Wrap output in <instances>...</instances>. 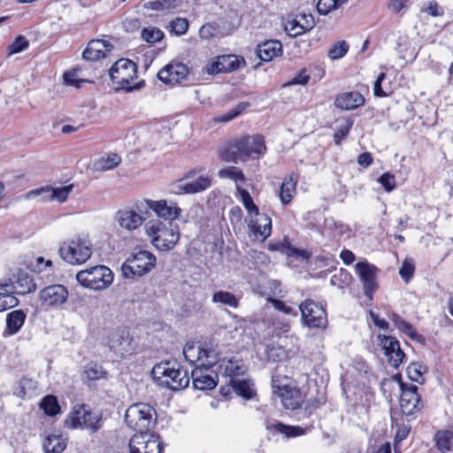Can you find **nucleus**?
Instances as JSON below:
<instances>
[{"instance_id": "1", "label": "nucleus", "mask_w": 453, "mask_h": 453, "mask_svg": "<svg viewBox=\"0 0 453 453\" xmlns=\"http://www.w3.org/2000/svg\"><path fill=\"white\" fill-rule=\"evenodd\" d=\"M265 150L262 135H247L226 143L219 150V156L222 161L236 164L250 158H257Z\"/></svg>"}, {"instance_id": "2", "label": "nucleus", "mask_w": 453, "mask_h": 453, "mask_svg": "<svg viewBox=\"0 0 453 453\" xmlns=\"http://www.w3.org/2000/svg\"><path fill=\"white\" fill-rule=\"evenodd\" d=\"M145 234L150 243L160 251H170L180 241V234L177 224L163 222L153 219L144 224Z\"/></svg>"}, {"instance_id": "3", "label": "nucleus", "mask_w": 453, "mask_h": 453, "mask_svg": "<svg viewBox=\"0 0 453 453\" xmlns=\"http://www.w3.org/2000/svg\"><path fill=\"white\" fill-rule=\"evenodd\" d=\"M198 365L193 369L191 377L193 386L199 390H210L218 384V375L211 368L218 363L219 357L213 349H202L197 357Z\"/></svg>"}, {"instance_id": "4", "label": "nucleus", "mask_w": 453, "mask_h": 453, "mask_svg": "<svg viewBox=\"0 0 453 453\" xmlns=\"http://www.w3.org/2000/svg\"><path fill=\"white\" fill-rule=\"evenodd\" d=\"M109 76L112 83L117 86L116 90L132 92L142 88L145 84L144 81L133 83L137 79V65L127 58L116 61L109 70Z\"/></svg>"}, {"instance_id": "5", "label": "nucleus", "mask_w": 453, "mask_h": 453, "mask_svg": "<svg viewBox=\"0 0 453 453\" xmlns=\"http://www.w3.org/2000/svg\"><path fill=\"white\" fill-rule=\"evenodd\" d=\"M152 375L159 385L174 391L185 388L189 384L188 372L181 370L177 362L167 361L156 365Z\"/></svg>"}, {"instance_id": "6", "label": "nucleus", "mask_w": 453, "mask_h": 453, "mask_svg": "<svg viewBox=\"0 0 453 453\" xmlns=\"http://www.w3.org/2000/svg\"><path fill=\"white\" fill-rule=\"evenodd\" d=\"M157 414L155 409L150 404L137 403L127 408L125 414L127 425L139 432H149L155 425Z\"/></svg>"}, {"instance_id": "7", "label": "nucleus", "mask_w": 453, "mask_h": 453, "mask_svg": "<svg viewBox=\"0 0 453 453\" xmlns=\"http://www.w3.org/2000/svg\"><path fill=\"white\" fill-rule=\"evenodd\" d=\"M203 171L202 167H196L188 171L183 178L173 185L172 191L176 195H193L203 192L212 185L213 178L210 174L199 175Z\"/></svg>"}, {"instance_id": "8", "label": "nucleus", "mask_w": 453, "mask_h": 453, "mask_svg": "<svg viewBox=\"0 0 453 453\" xmlns=\"http://www.w3.org/2000/svg\"><path fill=\"white\" fill-rule=\"evenodd\" d=\"M113 279V273L105 265H96L76 274L79 284L93 290L106 289L112 284Z\"/></svg>"}, {"instance_id": "9", "label": "nucleus", "mask_w": 453, "mask_h": 453, "mask_svg": "<svg viewBox=\"0 0 453 453\" xmlns=\"http://www.w3.org/2000/svg\"><path fill=\"white\" fill-rule=\"evenodd\" d=\"M58 254L68 264L81 265L91 257L92 245L88 240L77 236L63 242L59 246Z\"/></svg>"}, {"instance_id": "10", "label": "nucleus", "mask_w": 453, "mask_h": 453, "mask_svg": "<svg viewBox=\"0 0 453 453\" xmlns=\"http://www.w3.org/2000/svg\"><path fill=\"white\" fill-rule=\"evenodd\" d=\"M71 428L88 429L96 433L103 426L102 414L93 412L88 405H76L71 411L66 421Z\"/></svg>"}, {"instance_id": "11", "label": "nucleus", "mask_w": 453, "mask_h": 453, "mask_svg": "<svg viewBox=\"0 0 453 453\" xmlns=\"http://www.w3.org/2000/svg\"><path fill=\"white\" fill-rule=\"evenodd\" d=\"M299 310L303 326L311 329H325L327 326V314L322 303L306 299L300 303Z\"/></svg>"}, {"instance_id": "12", "label": "nucleus", "mask_w": 453, "mask_h": 453, "mask_svg": "<svg viewBox=\"0 0 453 453\" xmlns=\"http://www.w3.org/2000/svg\"><path fill=\"white\" fill-rule=\"evenodd\" d=\"M156 265V257L148 250H139L128 257L122 265V275L126 279H134L148 273Z\"/></svg>"}, {"instance_id": "13", "label": "nucleus", "mask_w": 453, "mask_h": 453, "mask_svg": "<svg viewBox=\"0 0 453 453\" xmlns=\"http://www.w3.org/2000/svg\"><path fill=\"white\" fill-rule=\"evenodd\" d=\"M129 450L130 453H162L163 441L157 434L138 433L131 438Z\"/></svg>"}, {"instance_id": "14", "label": "nucleus", "mask_w": 453, "mask_h": 453, "mask_svg": "<svg viewBox=\"0 0 453 453\" xmlns=\"http://www.w3.org/2000/svg\"><path fill=\"white\" fill-rule=\"evenodd\" d=\"M245 65V60L242 57L235 55H222L214 58L206 64L203 69V73L215 75L221 73H231L239 70Z\"/></svg>"}, {"instance_id": "15", "label": "nucleus", "mask_w": 453, "mask_h": 453, "mask_svg": "<svg viewBox=\"0 0 453 453\" xmlns=\"http://www.w3.org/2000/svg\"><path fill=\"white\" fill-rule=\"evenodd\" d=\"M355 271L363 284L364 294L370 299H372V295L378 288L376 281L378 268L368 261L364 260L356 264Z\"/></svg>"}, {"instance_id": "16", "label": "nucleus", "mask_w": 453, "mask_h": 453, "mask_svg": "<svg viewBox=\"0 0 453 453\" xmlns=\"http://www.w3.org/2000/svg\"><path fill=\"white\" fill-rule=\"evenodd\" d=\"M400 408L403 415H414L422 408L420 395L416 385L401 382Z\"/></svg>"}, {"instance_id": "17", "label": "nucleus", "mask_w": 453, "mask_h": 453, "mask_svg": "<svg viewBox=\"0 0 453 453\" xmlns=\"http://www.w3.org/2000/svg\"><path fill=\"white\" fill-rule=\"evenodd\" d=\"M68 296V290L64 285L53 284L43 288L39 292V300L44 307L56 308L64 304Z\"/></svg>"}, {"instance_id": "18", "label": "nucleus", "mask_w": 453, "mask_h": 453, "mask_svg": "<svg viewBox=\"0 0 453 453\" xmlns=\"http://www.w3.org/2000/svg\"><path fill=\"white\" fill-rule=\"evenodd\" d=\"M114 219L119 226L127 233L139 229L145 221V218L141 212L129 207L119 210L115 213Z\"/></svg>"}, {"instance_id": "19", "label": "nucleus", "mask_w": 453, "mask_h": 453, "mask_svg": "<svg viewBox=\"0 0 453 453\" xmlns=\"http://www.w3.org/2000/svg\"><path fill=\"white\" fill-rule=\"evenodd\" d=\"M378 338L388 364L394 368H398L405 357L399 341L395 337L382 334H379Z\"/></svg>"}, {"instance_id": "20", "label": "nucleus", "mask_w": 453, "mask_h": 453, "mask_svg": "<svg viewBox=\"0 0 453 453\" xmlns=\"http://www.w3.org/2000/svg\"><path fill=\"white\" fill-rule=\"evenodd\" d=\"M145 203L150 210H152L158 218L164 219L168 222H173L178 219L182 210L175 202H168L166 200H145Z\"/></svg>"}, {"instance_id": "21", "label": "nucleus", "mask_w": 453, "mask_h": 453, "mask_svg": "<svg viewBox=\"0 0 453 453\" xmlns=\"http://www.w3.org/2000/svg\"><path fill=\"white\" fill-rule=\"evenodd\" d=\"M73 186L68 185L60 188H52L50 186H45L40 188L31 190L27 193V197L29 199L42 196V201H53L57 200L59 203L66 201L69 194L71 193Z\"/></svg>"}, {"instance_id": "22", "label": "nucleus", "mask_w": 453, "mask_h": 453, "mask_svg": "<svg viewBox=\"0 0 453 453\" xmlns=\"http://www.w3.org/2000/svg\"><path fill=\"white\" fill-rule=\"evenodd\" d=\"M278 380L276 376L272 377V386L274 393H278L281 398V402L286 409L296 410L301 406L302 397L301 392L297 388L288 386L280 388L277 385Z\"/></svg>"}, {"instance_id": "23", "label": "nucleus", "mask_w": 453, "mask_h": 453, "mask_svg": "<svg viewBox=\"0 0 453 453\" xmlns=\"http://www.w3.org/2000/svg\"><path fill=\"white\" fill-rule=\"evenodd\" d=\"M188 74V68L186 65L177 62L171 63L161 69L157 78L166 84H175L185 80Z\"/></svg>"}, {"instance_id": "24", "label": "nucleus", "mask_w": 453, "mask_h": 453, "mask_svg": "<svg viewBox=\"0 0 453 453\" xmlns=\"http://www.w3.org/2000/svg\"><path fill=\"white\" fill-rule=\"evenodd\" d=\"M7 283L9 284V288L13 296H24L35 291L36 288V285L32 276L23 270H19L17 273L14 274L13 279H10Z\"/></svg>"}, {"instance_id": "25", "label": "nucleus", "mask_w": 453, "mask_h": 453, "mask_svg": "<svg viewBox=\"0 0 453 453\" xmlns=\"http://www.w3.org/2000/svg\"><path fill=\"white\" fill-rule=\"evenodd\" d=\"M315 27V20L311 14H300L288 20L285 25V30L293 37L301 35Z\"/></svg>"}, {"instance_id": "26", "label": "nucleus", "mask_w": 453, "mask_h": 453, "mask_svg": "<svg viewBox=\"0 0 453 453\" xmlns=\"http://www.w3.org/2000/svg\"><path fill=\"white\" fill-rule=\"evenodd\" d=\"M257 219H251L248 223V228L256 238L266 239L272 233V219L266 214H259Z\"/></svg>"}, {"instance_id": "27", "label": "nucleus", "mask_w": 453, "mask_h": 453, "mask_svg": "<svg viewBox=\"0 0 453 453\" xmlns=\"http://www.w3.org/2000/svg\"><path fill=\"white\" fill-rule=\"evenodd\" d=\"M109 346L111 350L120 357L133 351L132 338L129 337L128 333L124 331L113 334L110 338Z\"/></svg>"}, {"instance_id": "28", "label": "nucleus", "mask_w": 453, "mask_h": 453, "mask_svg": "<svg viewBox=\"0 0 453 453\" xmlns=\"http://www.w3.org/2000/svg\"><path fill=\"white\" fill-rule=\"evenodd\" d=\"M334 104L342 110H354L365 104V97L357 91L344 92L337 96Z\"/></svg>"}, {"instance_id": "29", "label": "nucleus", "mask_w": 453, "mask_h": 453, "mask_svg": "<svg viewBox=\"0 0 453 453\" xmlns=\"http://www.w3.org/2000/svg\"><path fill=\"white\" fill-rule=\"evenodd\" d=\"M257 56L264 62H269L282 53V44L278 40H268L257 46Z\"/></svg>"}, {"instance_id": "30", "label": "nucleus", "mask_w": 453, "mask_h": 453, "mask_svg": "<svg viewBox=\"0 0 453 453\" xmlns=\"http://www.w3.org/2000/svg\"><path fill=\"white\" fill-rule=\"evenodd\" d=\"M27 314L22 310H15L6 315V327L4 335H13L17 334L23 326Z\"/></svg>"}, {"instance_id": "31", "label": "nucleus", "mask_w": 453, "mask_h": 453, "mask_svg": "<svg viewBox=\"0 0 453 453\" xmlns=\"http://www.w3.org/2000/svg\"><path fill=\"white\" fill-rule=\"evenodd\" d=\"M435 445L441 452L447 453L453 450V430L441 429L434 434Z\"/></svg>"}, {"instance_id": "32", "label": "nucleus", "mask_w": 453, "mask_h": 453, "mask_svg": "<svg viewBox=\"0 0 453 453\" xmlns=\"http://www.w3.org/2000/svg\"><path fill=\"white\" fill-rule=\"evenodd\" d=\"M211 302L233 309H237L240 305V298L226 290L215 291L211 296Z\"/></svg>"}, {"instance_id": "33", "label": "nucleus", "mask_w": 453, "mask_h": 453, "mask_svg": "<svg viewBox=\"0 0 453 453\" xmlns=\"http://www.w3.org/2000/svg\"><path fill=\"white\" fill-rule=\"evenodd\" d=\"M269 249L274 251H280L288 257H298L303 259H308L310 253L304 250H298L290 245L289 242H276L269 245Z\"/></svg>"}, {"instance_id": "34", "label": "nucleus", "mask_w": 453, "mask_h": 453, "mask_svg": "<svg viewBox=\"0 0 453 453\" xmlns=\"http://www.w3.org/2000/svg\"><path fill=\"white\" fill-rule=\"evenodd\" d=\"M391 319L398 330L408 335L411 340L417 342H421L423 340V336L417 333L412 325L398 314L393 313Z\"/></svg>"}, {"instance_id": "35", "label": "nucleus", "mask_w": 453, "mask_h": 453, "mask_svg": "<svg viewBox=\"0 0 453 453\" xmlns=\"http://www.w3.org/2000/svg\"><path fill=\"white\" fill-rule=\"evenodd\" d=\"M7 282H0V312L19 304L18 298L12 295Z\"/></svg>"}, {"instance_id": "36", "label": "nucleus", "mask_w": 453, "mask_h": 453, "mask_svg": "<svg viewBox=\"0 0 453 453\" xmlns=\"http://www.w3.org/2000/svg\"><path fill=\"white\" fill-rule=\"evenodd\" d=\"M296 190V180L294 178L293 174H290L288 177L285 178L281 186L280 192V199L283 204L289 203Z\"/></svg>"}, {"instance_id": "37", "label": "nucleus", "mask_w": 453, "mask_h": 453, "mask_svg": "<svg viewBox=\"0 0 453 453\" xmlns=\"http://www.w3.org/2000/svg\"><path fill=\"white\" fill-rule=\"evenodd\" d=\"M231 388L237 395L243 397L244 399L250 400L253 398L255 390L252 388V384L247 380L231 379Z\"/></svg>"}, {"instance_id": "38", "label": "nucleus", "mask_w": 453, "mask_h": 453, "mask_svg": "<svg viewBox=\"0 0 453 453\" xmlns=\"http://www.w3.org/2000/svg\"><path fill=\"white\" fill-rule=\"evenodd\" d=\"M65 448V440L61 435L49 434L43 442V449L46 453H61Z\"/></svg>"}, {"instance_id": "39", "label": "nucleus", "mask_w": 453, "mask_h": 453, "mask_svg": "<svg viewBox=\"0 0 453 453\" xmlns=\"http://www.w3.org/2000/svg\"><path fill=\"white\" fill-rule=\"evenodd\" d=\"M121 163V157L117 153H111L101 157L96 163L95 167L99 171H109L117 167Z\"/></svg>"}, {"instance_id": "40", "label": "nucleus", "mask_w": 453, "mask_h": 453, "mask_svg": "<svg viewBox=\"0 0 453 453\" xmlns=\"http://www.w3.org/2000/svg\"><path fill=\"white\" fill-rule=\"evenodd\" d=\"M237 188V192L240 196V198H241V201L243 204V206L245 207V209L247 210V211L249 212V214L250 216H258L259 215V209L258 207L255 204L251 196L250 195V193L244 189V188H242L241 187L237 186L236 187Z\"/></svg>"}, {"instance_id": "41", "label": "nucleus", "mask_w": 453, "mask_h": 453, "mask_svg": "<svg viewBox=\"0 0 453 453\" xmlns=\"http://www.w3.org/2000/svg\"><path fill=\"white\" fill-rule=\"evenodd\" d=\"M83 373L88 380H97L104 378L106 375L103 366L92 361L86 365Z\"/></svg>"}, {"instance_id": "42", "label": "nucleus", "mask_w": 453, "mask_h": 453, "mask_svg": "<svg viewBox=\"0 0 453 453\" xmlns=\"http://www.w3.org/2000/svg\"><path fill=\"white\" fill-rule=\"evenodd\" d=\"M426 371V368L423 364L419 362H413L407 367V375L411 380L422 384L425 380L423 374Z\"/></svg>"}, {"instance_id": "43", "label": "nucleus", "mask_w": 453, "mask_h": 453, "mask_svg": "<svg viewBox=\"0 0 453 453\" xmlns=\"http://www.w3.org/2000/svg\"><path fill=\"white\" fill-rule=\"evenodd\" d=\"M40 406L44 411L45 414L49 416H55L60 411L58 399L55 395H49L43 397Z\"/></svg>"}, {"instance_id": "44", "label": "nucleus", "mask_w": 453, "mask_h": 453, "mask_svg": "<svg viewBox=\"0 0 453 453\" xmlns=\"http://www.w3.org/2000/svg\"><path fill=\"white\" fill-rule=\"evenodd\" d=\"M218 176L220 179H229L235 182L245 181V176L242 170L238 169L235 166H228L223 169H220L218 173Z\"/></svg>"}, {"instance_id": "45", "label": "nucleus", "mask_w": 453, "mask_h": 453, "mask_svg": "<svg viewBox=\"0 0 453 453\" xmlns=\"http://www.w3.org/2000/svg\"><path fill=\"white\" fill-rule=\"evenodd\" d=\"M349 45L346 41H338L328 50L329 58L335 60L343 58L349 51Z\"/></svg>"}, {"instance_id": "46", "label": "nucleus", "mask_w": 453, "mask_h": 453, "mask_svg": "<svg viewBox=\"0 0 453 453\" xmlns=\"http://www.w3.org/2000/svg\"><path fill=\"white\" fill-rule=\"evenodd\" d=\"M386 80V73H380L376 81H374L373 85V94L377 97H385L388 96L392 93V89L390 85L385 84L384 87H382V82Z\"/></svg>"}, {"instance_id": "47", "label": "nucleus", "mask_w": 453, "mask_h": 453, "mask_svg": "<svg viewBox=\"0 0 453 453\" xmlns=\"http://www.w3.org/2000/svg\"><path fill=\"white\" fill-rule=\"evenodd\" d=\"M352 126L353 121L346 119L337 127L334 134V142L336 145H340L342 141L348 136Z\"/></svg>"}, {"instance_id": "48", "label": "nucleus", "mask_w": 453, "mask_h": 453, "mask_svg": "<svg viewBox=\"0 0 453 453\" xmlns=\"http://www.w3.org/2000/svg\"><path fill=\"white\" fill-rule=\"evenodd\" d=\"M415 272V264L412 258L406 257L399 269V275L405 283H409Z\"/></svg>"}, {"instance_id": "49", "label": "nucleus", "mask_w": 453, "mask_h": 453, "mask_svg": "<svg viewBox=\"0 0 453 453\" xmlns=\"http://www.w3.org/2000/svg\"><path fill=\"white\" fill-rule=\"evenodd\" d=\"M265 355L270 362H281L287 358V352L280 346L268 345L265 349Z\"/></svg>"}, {"instance_id": "50", "label": "nucleus", "mask_w": 453, "mask_h": 453, "mask_svg": "<svg viewBox=\"0 0 453 453\" xmlns=\"http://www.w3.org/2000/svg\"><path fill=\"white\" fill-rule=\"evenodd\" d=\"M347 0H319L317 10L319 14L326 15L333 10L339 8Z\"/></svg>"}, {"instance_id": "51", "label": "nucleus", "mask_w": 453, "mask_h": 453, "mask_svg": "<svg viewBox=\"0 0 453 453\" xmlns=\"http://www.w3.org/2000/svg\"><path fill=\"white\" fill-rule=\"evenodd\" d=\"M88 50L99 52L106 58L107 53L111 52L114 46L106 40H92L88 42Z\"/></svg>"}, {"instance_id": "52", "label": "nucleus", "mask_w": 453, "mask_h": 453, "mask_svg": "<svg viewBox=\"0 0 453 453\" xmlns=\"http://www.w3.org/2000/svg\"><path fill=\"white\" fill-rule=\"evenodd\" d=\"M274 428L278 433L283 434L287 437H296L304 434V429L302 427L288 426L282 423H276L274 425Z\"/></svg>"}, {"instance_id": "53", "label": "nucleus", "mask_w": 453, "mask_h": 453, "mask_svg": "<svg viewBox=\"0 0 453 453\" xmlns=\"http://www.w3.org/2000/svg\"><path fill=\"white\" fill-rule=\"evenodd\" d=\"M36 388V382L31 379L22 378L19 384L18 388L15 391V394L20 397L24 398L29 392L33 391Z\"/></svg>"}, {"instance_id": "54", "label": "nucleus", "mask_w": 453, "mask_h": 453, "mask_svg": "<svg viewBox=\"0 0 453 453\" xmlns=\"http://www.w3.org/2000/svg\"><path fill=\"white\" fill-rule=\"evenodd\" d=\"M142 37L147 42L154 43L164 37V33L157 27H146L142 31Z\"/></svg>"}, {"instance_id": "55", "label": "nucleus", "mask_w": 453, "mask_h": 453, "mask_svg": "<svg viewBox=\"0 0 453 453\" xmlns=\"http://www.w3.org/2000/svg\"><path fill=\"white\" fill-rule=\"evenodd\" d=\"M203 348L198 347L196 348L195 344L192 343H187L183 348V356L185 359L190 363L197 362V357L199 355V350Z\"/></svg>"}, {"instance_id": "56", "label": "nucleus", "mask_w": 453, "mask_h": 453, "mask_svg": "<svg viewBox=\"0 0 453 453\" xmlns=\"http://www.w3.org/2000/svg\"><path fill=\"white\" fill-rule=\"evenodd\" d=\"M171 28L177 35H182L188 28V21L184 18H176L171 22Z\"/></svg>"}, {"instance_id": "57", "label": "nucleus", "mask_w": 453, "mask_h": 453, "mask_svg": "<svg viewBox=\"0 0 453 453\" xmlns=\"http://www.w3.org/2000/svg\"><path fill=\"white\" fill-rule=\"evenodd\" d=\"M28 41L22 35L18 36L15 41L9 46V54L19 53L28 47Z\"/></svg>"}, {"instance_id": "58", "label": "nucleus", "mask_w": 453, "mask_h": 453, "mask_svg": "<svg viewBox=\"0 0 453 453\" xmlns=\"http://www.w3.org/2000/svg\"><path fill=\"white\" fill-rule=\"evenodd\" d=\"M378 181L388 192L392 191L395 188V178L389 173H384L380 175Z\"/></svg>"}, {"instance_id": "59", "label": "nucleus", "mask_w": 453, "mask_h": 453, "mask_svg": "<svg viewBox=\"0 0 453 453\" xmlns=\"http://www.w3.org/2000/svg\"><path fill=\"white\" fill-rule=\"evenodd\" d=\"M64 81L66 85L81 88L82 83L87 82L86 80L78 79L74 71H69L64 73Z\"/></svg>"}, {"instance_id": "60", "label": "nucleus", "mask_w": 453, "mask_h": 453, "mask_svg": "<svg viewBox=\"0 0 453 453\" xmlns=\"http://www.w3.org/2000/svg\"><path fill=\"white\" fill-rule=\"evenodd\" d=\"M269 301L276 310L283 312L284 314L294 316L297 315V312L292 307L287 305L283 301L273 298H270Z\"/></svg>"}, {"instance_id": "61", "label": "nucleus", "mask_w": 453, "mask_h": 453, "mask_svg": "<svg viewBox=\"0 0 453 453\" xmlns=\"http://www.w3.org/2000/svg\"><path fill=\"white\" fill-rule=\"evenodd\" d=\"M422 12H426L432 17L442 16L444 12L439 6L436 1H429L426 5L422 8Z\"/></svg>"}, {"instance_id": "62", "label": "nucleus", "mask_w": 453, "mask_h": 453, "mask_svg": "<svg viewBox=\"0 0 453 453\" xmlns=\"http://www.w3.org/2000/svg\"><path fill=\"white\" fill-rule=\"evenodd\" d=\"M245 109L244 105L239 104L236 107L229 110L227 112L219 118L221 122H227L236 118Z\"/></svg>"}, {"instance_id": "63", "label": "nucleus", "mask_w": 453, "mask_h": 453, "mask_svg": "<svg viewBox=\"0 0 453 453\" xmlns=\"http://www.w3.org/2000/svg\"><path fill=\"white\" fill-rule=\"evenodd\" d=\"M217 33L218 28L211 24H205L199 30V35L201 38L205 40H209L214 37L217 35Z\"/></svg>"}, {"instance_id": "64", "label": "nucleus", "mask_w": 453, "mask_h": 453, "mask_svg": "<svg viewBox=\"0 0 453 453\" xmlns=\"http://www.w3.org/2000/svg\"><path fill=\"white\" fill-rule=\"evenodd\" d=\"M309 81L310 75L305 69H303L288 82V85H305Z\"/></svg>"}]
</instances>
